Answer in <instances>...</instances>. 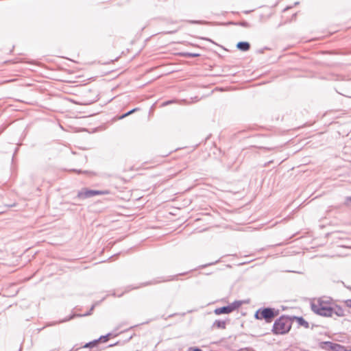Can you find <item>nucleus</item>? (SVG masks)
I'll use <instances>...</instances> for the list:
<instances>
[{
  "label": "nucleus",
  "mask_w": 351,
  "mask_h": 351,
  "mask_svg": "<svg viewBox=\"0 0 351 351\" xmlns=\"http://www.w3.org/2000/svg\"><path fill=\"white\" fill-rule=\"evenodd\" d=\"M110 193L109 190H91L85 188L78 192L77 197L80 199H87L95 195H108Z\"/></svg>",
  "instance_id": "20e7f679"
},
{
  "label": "nucleus",
  "mask_w": 351,
  "mask_h": 351,
  "mask_svg": "<svg viewBox=\"0 0 351 351\" xmlns=\"http://www.w3.org/2000/svg\"><path fill=\"white\" fill-rule=\"evenodd\" d=\"M279 313V310L274 308H260L255 312L254 318L258 320H265L266 323H271Z\"/></svg>",
  "instance_id": "7ed1b4c3"
},
{
  "label": "nucleus",
  "mask_w": 351,
  "mask_h": 351,
  "mask_svg": "<svg viewBox=\"0 0 351 351\" xmlns=\"http://www.w3.org/2000/svg\"><path fill=\"white\" fill-rule=\"evenodd\" d=\"M137 110H138V108H134V109H132V110H131L128 111V112H126V113H125V114H122V115L119 117V119H123V118H125V117H128V115H130V114H132L133 112H136V111H137Z\"/></svg>",
  "instance_id": "4468645a"
},
{
  "label": "nucleus",
  "mask_w": 351,
  "mask_h": 351,
  "mask_svg": "<svg viewBox=\"0 0 351 351\" xmlns=\"http://www.w3.org/2000/svg\"><path fill=\"white\" fill-rule=\"evenodd\" d=\"M177 31H178L177 29L168 31V32H165V34H172L177 32Z\"/></svg>",
  "instance_id": "412c9836"
},
{
  "label": "nucleus",
  "mask_w": 351,
  "mask_h": 351,
  "mask_svg": "<svg viewBox=\"0 0 351 351\" xmlns=\"http://www.w3.org/2000/svg\"><path fill=\"white\" fill-rule=\"evenodd\" d=\"M95 304L92 306V307L90 308V311L87 313H86L84 315H72L66 318H64L63 319H61L58 322H51V323H48L47 324V326H53L56 324H59V323H63V322H66L67 321H69L71 320V319H73V317H75V316H87V315H89L91 314V311L93 310V308H95Z\"/></svg>",
  "instance_id": "0eeeda50"
},
{
  "label": "nucleus",
  "mask_w": 351,
  "mask_h": 351,
  "mask_svg": "<svg viewBox=\"0 0 351 351\" xmlns=\"http://www.w3.org/2000/svg\"><path fill=\"white\" fill-rule=\"evenodd\" d=\"M291 328V317L282 315L274 322L272 332L274 335H285L289 332Z\"/></svg>",
  "instance_id": "f03ea898"
},
{
  "label": "nucleus",
  "mask_w": 351,
  "mask_h": 351,
  "mask_svg": "<svg viewBox=\"0 0 351 351\" xmlns=\"http://www.w3.org/2000/svg\"><path fill=\"white\" fill-rule=\"evenodd\" d=\"M237 47L241 51H247L250 49V44L246 41H241L237 44Z\"/></svg>",
  "instance_id": "6e6552de"
},
{
  "label": "nucleus",
  "mask_w": 351,
  "mask_h": 351,
  "mask_svg": "<svg viewBox=\"0 0 351 351\" xmlns=\"http://www.w3.org/2000/svg\"><path fill=\"white\" fill-rule=\"evenodd\" d=\"M189 350L190 351H202V349H200L199 348H197V347H191L189 348Z\"/></svg>",
  "instance_id": "aec40b11"
},
{
  "label": "nucleus",
  "mask_w": 351,
  "mask_h": 351,
  "mask_svg": "<svg viewBox=\"0 0 351 351\" xmlns=\"http://www.w3.org/2000/svg\"><path fill=\"white\" fill-rule=\"evenodd\" d=\"M241 26L244 27H250V24L247 21H242L239 23Z\"/></svg>",
  "instance_id": "a211bd4d"
},
{
  "label": "nucleus",
  "mask_w": 351,
  "mask_h": 351,
  "mask_svg": "<svg viewBox=\"0 0 351 351\" xmlns=\"http://www.w3.org/2000/svg\"><path fill=\"white\" fill-rule=\"evenodd\" d=\"M99 342V339L94 340L93 341L86 343V345L84 346V348H93V347L96 346Z\"/></svg>",
  "instance_id": "f8f14e48"
},
{
  "label": "nucleus",
  "mask_w": 351,
  "mask_h": 351,
  "mask_svg": "<svg viewBox=\"0 0 351 351\" xmlns=\"http://www.w3.org/2000/svg\"><path fill=\"white\" fill-rule=\"evenodd\" d=\"M332 351H349V350H347L344 346L335 343V345L332 346Z\"/></svg>",
  "instance_id": "9b49d317"
},
{
  "label": "nucleus",
  "mask_w": 351,
  "mask_h": 351,
  "mask_svg": "<svg viewBox=\"0 0 351 351\" xmlns=\"http://www.w3.org/2000/svg\"><path fill=\"white\" fill-rule=\"evenodd\" d=\"M349 351H351V350H350Z\"/></svg>",
  "instance_id": "c85d7f7f"
},
{
  "label": "nucleus",
  "mask_w": 351,
  "mask_h": 351,
  "mask_svg": "<svg viewBox=\"0 0 351 351\" xmlns=\"http://www.w3.org/2000/svg\"><path fill=\"white\" fill-rule=\"evenodd\" d=\"M295 319L299 326H303L305 328H309V324L302 317L293 316L291 319Z\"/></svg>",
  "instance_id": "1a4fd4ad"
},
{
  "label": "nucleus",
  "mask_w": 351,
  "mask_h": 351,
  "mask_svg": "<svg viewBox=\"0 0 351 351\" xmlns=\"http://www.w3.org/2000/svg\"><path fill=\"white\" fill-rule=\"evenodd\" d=\"M73 171H76V172H77L78 173H82V171H81V170H76V169H73Z\"/></svg>",
  "instance_id": "393cba45"
},
{
  "label": "nucleus",
  "mask_w": 351,
  "mask_h": 351,
  "mask_svg": "<svg viewBox=\"0 0 351 351\" xmlns=\"http://www.w3.org/2000/svg\"><path fill=\"white\" fill-rule=\"evenodd\" d=\"M323 343L325 348L332 350V346L335 345V343L331 341H324Z\"/></svg>",
  "instance_id": "ddd939ff"
},
{
  "label": "nucleus",
  "mask_w": 351,
  "mask_h": 351,
  "mask_svg": "<svg viewBox=\"0 0 351 351\" xmlns=\"http://www.w3.org/2000/svg\"><path fill=\"white\" fill-rule=\"evenodd\" d=\"M240 302L235 301L229 305L215 308L214 313L216 315L229 314L234 311L235 309L238 308L240 306Z\"/></svg>",
  "instance_id": "39448f33"
},
{
  "label": "nucleus",
  "mask_w": 351,
  "mask_h": 351,
  "mask_svg": "<svg viewBox=\"0 0 351 351\" xmlns=\"http://www.w3.org/2000/svg\"><path fill=\"white\" fill-rule=\"evenodd\" d=\"M346 304L348 306L351 307V300H348L346 301Z\"/></svg>",
  "instance_id": "4be33fe9"
},
{
  "label": "nucleus",
  "mask_w": 351,
  "mask_h": 351,
  "mask_svg": "<svg viewBox=\"0 0 351 351\" xmlns=\"http://www.w3.org/2000/svg\"><path fill=\"white\" fill-rule=\"evenodd\" d=\"M134 287H132V288H131V289H129V291H131V289H134Z\"/></svg>",
  "instance_id": "cd10ccee"
},
{
  "label": "nucleus",
  "mask_w": 351,
  "mask_h": 351,
  "mask_svg": "<svg viewBox=\"0 0 351 351\" xmlns=\"http://www.w3.org/2000/svg\"><path fill=\"white\" fill-rule=\"evenodd\" d=\"M187 22L191 23V24H203V23H205L204 21H196V20H189V21H187Z\"/></svg>",
  "instance_id": "f3484780"
},
{
  "label": "nucleus",
  "mask_w": 351,
  "mask_h": 351,
  "mask_svg": "<svg viewBox=\"0 0 351 351\" xmlns=\"http://www.w3.org/2000/svg\"><path fill=\"white\" fill-rule=\"evenodd\" d=\"M213 264H214V263H211L206 264V265H203L202 267H207L208 265H211Z\"/></svg>",
  "instance_id": "5701e85b"
},
{
  "label": "nucleus",
  "mask_w": 351,
  "mask_h": 351,
  "mask_svg": "<svg viewBox=\"0 0 351 351\" xmlns=\"http://www.w3.org/2000/svg\"><path fill=\"white\" fill-rule=\"evenodd\" d=\"M185 57L188 58H195L199 56V53H186L184 54Z\"/></svg>",
  "instance_id": "dca6fc26"
},
{
  "label": "nucleus",
  "mask_w": 351,
  "mask_h": 351,
  "mask_svg": "<svg viewBox=\"0 0 351 351\" xmlns=\"http://www.w3.org/2000/svg\"><path fill=\"white\" fill-rule=\"evenodd\" d=\"M173 102V101H168L165 103V104H171Z\"/></svg>",
  "instance_id": "a878e982"
},
{
  "label": "nucleus",
  "mask_w": 351,
  "mask_h": 351,
  "mask_svg": "<svg viewBox=\"0 0 351 351\" xmlns=\"http://www.w3.org/2000/svg\"><path fill=\"white\" fill-rule=\"evenodd\" d=\"M185 273H182V274H179L178 275H176V276H173L171 278H163L161 280H158V279H154L153 280H150V281H147V282H145L144 283H142L139 286H137V287H134V289H138L139 287H145V286H148V285H156V284H158L159 282H167V281H170V280H177L178 279V276H182V275H184Z\"/></svg>",
  "instance_id": "423d86ee"
},
{
  "label": "nucleus",
  "mask_w": 351,
  "mask_h": 351,
  "mask_svg": "<svg viewBox=\"0 0 351 351\" xmlns=\"http://www.w3.org/2000/svg\"><path fill=\"white\" fill-rule=\"evenodd\" d=\"M311 309L316 314L324 317H331L335 313V308L329 300L322 298L311 304Z\"/></svg>",
  "instance_id": "f257e3e1"
},
{
  "label": "nucleus",
  "mask_w": 351,
  "mask_h": 351,
  "mask_svg": "<svg viewBox=\"0 0 351 351\" xmlns=\"http://www.w3.org/2000/svg\"><path fill=\"white\" fill-rule=\"evenodd\" d=\"M334 313L337 315L338 316H342L343 315L342 308L337 306L335 308Z\"/></svg>",
  "instance_id": "2eb2a0df"
},
{
  "label": "nucleus",
  "mask_w": 351,
  "mask_h": 351,
  "mask_svg": "<svg viewBox=\"0 0 351 351\" xmlns=\"http://www.w3.org/2000/svg\"><path fill=\"white\" fill-rule=\"evenodd\" d=\"M346 200H347V202H351V196L348 197L346 198Z\"/></svg>",
  "instance_id": "b1692460"
},
{
  "label": "nucleus",
  "mask_w": 351,
  "mask_h": 351,
  "mask_svg": "<svg viewBox=\"0 0 351 351\" xmlns=\"http://www.w3.org/2000/svg\"><path fill=\"white\" fill-rule=\"evenodd\" d=\"M226 326V322L223 320H215L212 325V328H217L219 329H225Z\"/></svg>",
  "instance_id": "9d476101"
},
{
  "label": "nucleus",
  "mask_w": 351,
  "mask_h": 351,
  "mask_svg": "<svg viewBox=\"0 0 351 351\" xmlns=\"http://www.w3.org/2000/svg\"><path fill=\"white\" fill-rule=\"evenodd\" d=\"M250 11H245V12H244V13H245V14H248V13H250Z\"/></svg>",
  "instance_id": "bb28decb"
},
{
  "label": "nucleus",
  "mask_w": 351,
  "mask_h": 351,
  "mask_svg": "<svg viewBox=\"0 0 351 351\" xmlns=\"http://www.w3.org/2000/svg\"><path fill=\"white\" fill-rule=\"evenodd\" d=\"M109 335H109V334H108V335H105V336H101L99 339V341H100L101 339H103V341H104V342H105V341H108Z\"/></svg>",
  "instance_id": "6ab92c4d"
}]
</instances>
